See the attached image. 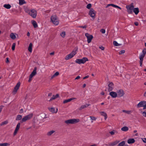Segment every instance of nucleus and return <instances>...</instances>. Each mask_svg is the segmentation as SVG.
<instances>
[{
	"label": "nucleus",
	"mask_w": 146,
	"mask_h": 146,
	"mask_svg": "<svg viewBox=\"0 0 146 146\" xmlns=\"http://www.w3.org/2000/svg\"><path fill=\"white\" fill-rule=\"evenodd\" d=\"M33 116V113H31L29 115L25 116L20 121V123H18L17 124L16 127L15 129L14 133H13V135H15L17 134L19 129L21 123H23L26 122L27 121L31 119Z\"/></svg>",
	"instance_id": "nucleus-1"
},
{
	"label": "nucleus",
	"mask_w": 146,
	"mask_h": 146,
	"mask_svg": "<svg viewBox=\"0 0 146 146\" xmlns=\"http://www.w3.org/2000/svg\"><path fill=\"white\" fill-rule=\"evenodd\" d=\"M25 12L33 18H36L37 12L34 9H26L25 10Z\"/></svg>",
	"instance_id": "nucleus-2"
},
{
	"label": "nucleus",
	"mask_w": 146,
	"mask_h": 146,
	"mask_svg": "<svg viewBox=\"0 0 146 146\" xmlns=\"http://www.w3.org/2000/svg\"><path fill=\"white\" fill-rule=\"evenodd\" d=\"M146 54V48H144L142 51V53L140 55L139 58L140 60L139 63L140 64V66H142V65L143 63V60L144 58L145 57Z\"/></svg>",
	"instance_id": "nucleus-3"
},
{
	"label": "nucleus",
	"mask_w": 146,
	"mask_h": 146,
	"mask_svg": "<svg viewBox=\"0 0 146 146\" xmlns=\"http://www.w3.org/2000/svg\"><path fill=\"white\" fill-rule=\"evenodd\" d=\"M50 20L52 24L55 25H57L59 24V20L57 16L55 15H53L51 16L50 18Z\"/></svg>",
	"instance_id": "nucleus-4"
},
{
	"label": "nucleus",
	"mask_w": 146,
	"mask_h": 146,
	"mask_svg": "<svg viewBox=\"0 0 146 146\" xmlns=\"http://www.w3.org/2000/svg\"><path fill=\"white\" fill-rule=\"evenodd\" d=\"M80 121V119H68L64 121V123L66 124H74Z\"/></svg>",
	"instance_id": "nucleus-5"
},
{
	"label": "nucleus",
	"mask_w": 146,
	"mask_h": 146,
	"mask_svg": "<svg viewBox=\"0 0 146 146\" xmlns=\"http://www.w3.org/2000/svg\"><path fill=\"white\" fill-rule=\"evenodd\" d=\"M88 60L86 57H84L82 59H77L76 60L75 62L76 63L79 64H84L86 61H88Z\"/></svg>",
	"instance_id": "nucleus-6"
},
{
	"label": "nucleus",
	"mask_w": 146,
	"mask_h": 146,
	"mask_svg": "<svg viewBox=\"0 0 146 146\" xmlns=\"http://www.w3.org/2000/svg\"><path fill=\"white\" fill-rule=\"evenodd\" d=\"M126 7L128 13L129 14L132 13L134 8L133 3H132L129 5H127Z\"/></svg>",
	"instance_id": "nucleus-7"
},
{
	"label": "nucleus",
	"mask_w": 146,
	"mask_h": 146,
	"mask_svg": "<svg viewBox=\"0 0 146 146\" xmlns=\"http://www.w3.org/2000/svg\"><path fill=\"white\" fill-rule=\"evenodd\" d=\"M76 54V50H73L70 54L66 56L65 59L66 60H68L72 58Z\"/></svg>",
	"instance_id": "nucleus-8"
},
{
	"label": "nucleus",
	"mask_w": 146,
	"mask_h": 146,
	"mask_svg": "<svg viewBox=\"0 0 146 146\" xmlns=\"http://www.w3.org/2000/svg\"><path fill=\"white\" fill-rule=\"evenodd\" d=\"M36 70H37V68L36 67H35L34 68V70L32 72L31 74L30 75L29 77V80H28V82H30L32 80V78L36 74Z\"/></svg>",
	"instance_id": "nucleus-9"
},
{
	"label": "nucleus",
	"mask_w": 146,
	"mask_h": 146,
	"mask_svg": "<svg viewBox=\"0 0 146 146\" xmlns=\"http://www.w3.org/2000/svg\"><path fill=\"white\" fill-rule=\"evenodd\" d=\"M88 14L92 19H94L96 12L93 9L91 8L90 9Z\"/></svg>",
	"instance_id": "nucleus-10"
},
{
	"label": "nucleus",
	"mask_w": 146,
	"mask_h": 146,
	"mask_svg": "<svg viewBox=\"0 0 146 146\" xmlns=\"http://www.w3.org/2000/svg\"><path fill=\"white\" fill-rule=\"evenodd\" d=\"M85 36L87 38L88 42V43H90L93 38L92 35H90L88 33H86L85 34Z\"/></svg>",
	"instance_id": "nucleus-11"
},
{
	"label": "nucleus",
	"mask_w": 146,
	"mask_h": 146,
	"mask_svg": "<svg viewBox=\"0 0 146 146\" xmlns=\"http://www.w3.org/2000/svg\"><path fill=\"white\" fill-rule=\"evenodd\" d=\"M20 84L21 83L20 82H19L17 83L13 90V93L14 94H16L20 86Z\"/></svg>",
	"instance_id": "nucleus-12"
},
{
	"label": "nucleus",
	"mask_w": 146,
	"mask_h": 146,
	"mask_svg": "<svg viewBox=\"0 0 146 146\" xmlns=\"http://www.w3.org/2000/svg\"><path fill=\"white\" fill-rule=\"evenodd\" d=\"M114 88L113 83L112 82H110L108 84V91L110 92L113 90Z\"/></svg>",
	"instance_id": "nucleus-13"
},
{
	"label": "nucleus",
	"mask_w": 146,
	"mask_h": 146,
	"mask_svg": "<svg viewBox=\"0 0 146 146\" xmlns=\"http://www.w3.org/2000/svg\"><path fill=\"white\" fill-rule=\"evenodd\" d=\"M146 103V101H143L139 102L137 105V107L139 108L141 107H144V104Z\"/></svg>",
	"instance_id": "nucleus-14"
},
{
	"label": "nucleus",
	"mask_w": 146,
	"mask_h": 146,
	"mask_svg": "<svg viewBox=\"0 0 146 146\" xmlns=\"http://www.w3.org/2000/svg\"><path fill=\"white\" fill-rule=\"evenodd\" d=\"M48 109L49 111L52 113H56L58 110V108H56V110H55V108H49Z\"/></svg>",
	"instance_id": "nucleus-15"
},
{
	"label": "nucleus",
	"mask_w": 146,
	"mask_h": 146,
	"mask_svg": "<svg viewBox=\"0 0 146 146\" xmlns=\"http://www.w3.org/2000/svg\"><path fill=\"white\" fill-rule=\"evenodd\" d=\"M117 94L119 97H122L124 95V93L123 90H120L117 91Z\"/></svg>",
	"instance_id": "nucleus-16"
},
{
	"label": "nucleus",
	"mask_w": 146,
	"mask_h": 146,
	"mask_svg": "<svg viewBox=\"0 0 146 146\" xmlns=\"http://www.w3.org/2000/svg\"><path fill=\"white\" fill-rule=\"evenodd\" d=\"M76 99V98H72L70 99L64 100L63 102V103L64 104L68 102H69L71 101H72L73 100H75Z\"/></svg>",
	"instance_id": "nucleus-17"
},
{
	"label": "nucleus",
	"mask_w": 146,
	"mask_h": 146,
	"mask_svg": "<svg viewBox=\"0 0 146 146\" xmlns=\"http://www.w3.org/2000/svg\"><path fill=\"white\" fill-rule=\"evenodd\" d=\"M110 95L113 98H115L117 96V94L115 92H111L110 93Z\"/></svg>",
	"instance_id": "nucleus-18"
},
{
	"label": "nucleus",
	"mask_w": 146,
	"mask_h": 146,
	"mask_svg": "<svg viewBox=\"0 0 146 146\" xmlns=\"http://www.w3.org/2000/svg\"><path fill=\"white\" fill-rule=\"evenodd\" d=\"M55 132L54 130H52L48 131L47 133V135L48 136H51Z\"/></svg>",
	"instance_id": "nucleus-19"
},
{
	"label": "nucleus",
	"mask_w": 146,
	"mask_h": 146,
	"mask_svg": "<svg viewBox=\"0 0 146 146\" xmlns=\"http://www.w3.org/2000/svg\"><path fill=\"white\" fill-rule=\"evenodd\" d=\"M100 114L102 115L104 117V118L105 120H106L107 118V115L106 113L104 111H102L100 112Z\"/></svg>",
	"instance_id": "nucleus-20"
},
{
	"label": "nucleus",
	"mask_w": 146,
	"mask_h": 146,
	"mask_svg": "<svg viewBox=\"0 0 146 146\" xmlns=\"http://www.w3.org/2000/svg\"><path fill=\"white\" fill-rule=\"evenodd\" d=\"M110 6H112V7H115V8H118L120 9H121V8L120 7H119L117 6V5H114L113 4H108L106 7H107Z\"/></svg>",
	"instance_id": "nucleus-21"
},
{
	"label": "nucleus",
	"mask_w": 146,
	"mask_h": 146,
	"mask_svg": "<svg viewBox=\"0 0 146 146\" xmlns=\"http://www.w3.org/2000/svg\"><path fill=\"white\" fill-rule=\"evenodd\" d=\"M127 142L129 144L133 143L135 142V140L133 138H130L127 140Z\"/></svg>",
	"instance_id": "nucleus-22"
},
{
	"label": "nucleus",
	"mask_w": 146,
	"mask_h": 146,
	"mask_svg": "<svg viewBox=\"0 0 146 146\" xmlns=\"http://www.w3.org/2000/svg\"><path fill=\"white\" fill-rule=\"evenodd\" d=\"M133 11L135 14L136 15H137L139 12V9L138 8H134Z\"/></svg>",
	"instance_id": "nucleus-23"
},
{
	"label": "nucleus",
	"mask_w": 146,
	"mask_h": 146,
	"mask_svg": "<svg viewBox=\"0 0 146 146\" xmlns=\"http://www.w3.org/2000/svg\"><path fill=\"white\" fill-rule=\"evenodd\" d=\"M89 106V104H86L85 105H82L79 108V110H81L82 109H84Z\"/></svg>",
	"instance_id": "nucleus-24"
},
{
	"label": "nucleus",
	"mask_w": 146,
	"mask_h": 146,
	"mask_svg": "<svg viewBox=\"0 0 146 146\" xmlns=\"http://www.w3.org/2000/svg\"><path fill=\"white\" fill-rule=\"evenodd\" d=\"M32 46H33V45H32V43H30L29 44V45L28 48V50L30 52H31L32 51Z\"/></svg>",
	"instance_id": "nucleus-25"
},
{
	"label": "nucleus",
	"mask_w": 146,
	"mask_h": 146,
	"mask_svg": "<svg viewBox=\"0 0 146 146\" xmlns=\"http://www.w3.org/2000/svg\"><path fill=\"white\" fill-rule=\"evenodd\" d=\"M121 130L123 131H126L128 130L129 128L127 127L124 126L121 128Z\"/></svg>",
	"instance_id": "nucleus-26"
},
{
	"label": "nucleus",
	"mask_w": 146,
	"mask_h": 146,
	"mask_svg": "<svg viewBox=\"0 0 146 146\" xmlns=\"http://www.w3.org/2000/svg\"><path fill=\"white\" fill-rule=\"evenodd\" d=\"M22 116L21 115H17L16 118V120L17 121H18L20 120H21L22 118Z\"/></svg>",
	"instance_id": "nucleus-27"
},
{
	"label": "nucleus",
	"mask_w": 146,
	"mask_h": 146,
	"mask_svg": "<svg viewBox=\"0 0 146 146\" xmlns=\"http://www.w3.org/2000/svg\"><path fill=\"white\" fill-rule=\"evenodd\" d=\"M31 23L32 24L34 28H36L38 27L37 24L36 22L35 21H31Z\"/></svg>",
	"instance_id": "nucleus-28"
},
{
	"label": "nucleus",
	"mask_w": 146,
	"mask_h": 146,
	"mask_svg": "<svg viewBox=\"0 0 146 146\" xmlns=\"http://www.w3.org/2000/svg\"><path fill=\"white\" fill-rule=\"evenodd\" d=\"M109 133L111 135H114L115 133H117L118 132L116 130H113L112 131H110Z\"/></svg>",
	"instance_id": "nucleus-29"
},
{
	"label": "nucleus",
	"mask_w": 146,
	"mask_h": 146,
	"mask_svg": "<svg viewBox=\"0 0 146 146\" xmlns=\"http://www.w3.org/2000/svg\"><path fill=\"white\" fill-rule=\"evenodd\" d=\"M119 142V141H115L110 144V145L111 146H114L115 145L117 144Z\"/></svg>",
	"instance_id": "nucleus-30"
},
{
	"label": "nucleus",
	"mask_w": 146,
	"mask_h": 146,
	"mask_svg": "<svg viewBox=\"0 0 146 146\" xmlns=\"http://www.w3.org/2000/svg\"><path fill=\"white\" fill-rule=\"evenodd\" d=\"M3 7L7 9H9L11 8V6L10 4H5L4 5Z\"/></svg>",
	"instance_id": "nucleus-31"
},
{
	"label": "nucleus",
	"mask_w": 146,
	"mask_h": 146,
	"mask_svg": "<svg viewBox=\"0 0 146 146\" xmlns=\"http://www.w3.org/2000/svg\"><path fill=\"white\" fill-rule=\"evenodd\" d=\"M59 95L58 94H56L55 96H53L52 98L50 100H49L50 101H51L53 100H54L56 98H57L58 97Z\"/></svg>",
	"instance_id": "nucleus-32"
},
{
	"label": "nucleus",
	"mask_w": 146,
	"mask_h": 146,
	"mask_svg": "<svg viewBox=\"0 0 146 146\" xmlns=\"http://www.w3.org/2000/svg\"><path fill=\"white\" fill-rule=\"evenodd\" d=\"M19 4L20 5H22L26 3V2L24 0H19Z\"/></svg>",
	"instance_id": "nucleus-33"
},
{
	"label": "nucleus",
	"mask_w": 146,
	"mask_h": 146,
	"mask_svg": "<svg viewBox=\"0 0 146 146\" xmlns=\"http://www.w3.org/2000/svg\"><path fill=\"white\" fill-rule=\"evenodd\" d=\"M66 35V32L64 31H62L60 33V36L63 38L65 37Z\"/></svg>",
	"instance_id": "nucleus-34"
},
{
	"label": "nucleus",
	"mask_w": 146,
	"mask_h": 146,
	"mask_svg": "<svg viewBox=\"0 0 146 146\" xmlns=\"http://www.w3.org/2000/svg\"><path fill=\"white\" fill-rule=\"evenodd\" d=\"M113 44L114 46H119L121 45V44H118L117 42L115 41H113Z\"/></svg>",
	"instance_id": "nucleus-35"
},
{
	"label": "nucleus",
	"mask_w": 146,
	"mask_h": 146,
	"mask_svg": "<svg viewBox=\"0 0 146 146\" xmlns=\"http://www.w3.org/2000/svg\"><path fill=\"white\" fill-rule=\"evenodd\" d=\"M10 37L13 39H14L16 38L15 35L13 33L11 34L10 35Z\"/></svg>",
	"instance_id": "nucleus-36"
},
{
	"label": "nucleus",
	"mask_w": 146,
	"mask_h": 146,
	"mask_svg": "<svg viewBox=\"0 0 146 146\" xmlns=\"http://www.w3.org/2000/svg\"><path fill=\"white\" fill-rule=\"evenodd\" d=\"M122 111L123 112L125 113L128 114H130L131 112L132 111L131 110H123Z\"/></svg>",
	"instance_id": "nucleus-37"
},
{
	"label": "nucleus",
	"mask_w": 146,
	"mask_h": 146,
	"mask_svg": "<svg viewBox=\"0 0 146 146\" xmlns=\"http://www.w3.org/2000/svg\"><path fill=\"white\" fill-rule=\"evenodd\" d=\"M59 74V73L58 72H57L51 77V79H52L54 77L58 76Z\"/></svg>",
	"instance_id": "nucleus-38"
},
{
	"label": "nucleus",
	"mask_w": 146,
	"mask_h": 146,
	"mask_svg": "<svg viewBox=\"0 0 146 146\" xmlns=\"http://www.w3.org/2000/svg\"><path fill=\"white\" fill-rule=\"evenodd\" d=\"M90 118L92 120L91 121L92 123L93 122V121H95L97 119L96 117L92 116H90Z\"/></svg>",
	"instance_id": "nucleus-39"
},
{
	"label": "nucleus",
	"mask_w": 146,
	"mask_h": 146,
	"mask_svg": "<svg viewBox=\"0 0 146 146\" xmlns=\"http://www.w3.org/2000/svg\"><path fill=\"white\" fill-rule=\"evenodd\" d=\"M125 141H123L119 143L117 146H123L125 144Z\"/></svg>",
	"instance_id": "nucleus-40"
},
{
	"label": "nucleus",
	"mask_w": 146,
	"mask_h": 146,
	"mask_svg": "<svg viewBox=\"0 0 146 146\" xmlns=\"http://www.w3.org/2000/svg\"><path fill=\"white\" fill-rule=\"evenodd\" d=\"M9 145H10V144L8 143H1V146H9Z\"/></svg>",
	"instance_id": "nucleus-41"
},
{
	"label": "nucleus",
	"mask_w": 146,
	"mask_h": 146,
	"mask_svg": "<svg viewBox=\"0 0 146 146\" xmlns=\"http://www.w3.org/2000/svg\"><path fill=\"white\" fill-rule=\"evenodd\" d=\"M15 45L16 44L15 43H13L12 47V49L13 50H15Z\"/></svg>",
	"instance_id": "nucleus-42"
},
{
	"label": "nucleus",
	"mask_w": 146,
	"mask_h": 146,
	"mask_svg": "<svg viewBox=\"0 0 146 146\" xmlns=\"http://www.w3.org/2000/svg\"><path fill=\"white\" fill-rule=\"evenodd\" d=\"M8 123V121H6L2 123L1 124V125H4L7 124Z\"/></svg>",
	"instance_id": "nucleus-43"
},
{
	"label": "nucleus",
	"mask_w": 146,
	"mask_h": 146,
	"mask_svg": "<svg viewBox=\"0 0 146 146\" xmlns=\"http://www.w3.org/2000/svg\"><path fill=\"white\" fill-rule=\"evenodd\" d=\"M92 6V5L91 4L89 3L87 5L86 7L88 9H90V8Z\"/></svg>",
	"instance_id": "nucleus-44"
},
{
	"label": "nucleus",
	"mask_w": 146,
	"mask_h": 146,
	"mask_svg": "<svg viewBox=\"0 0 146 146\" xmlns=\"http://www.w3.org/2000/svg\"><path fill=\"white\" fill-rule=\"evenodd\" d=\"M125 50H122L119 52V54H121L124 53L125 52Z\"/></svg>",
	"instance_id": "nucleus-45"
},
{
	"label": "nucleus",
	"mask_w": 146,
	"mask_h": 146,
	"mask_svg": "<svg viewBox=\"0 0 146 146\" xmlns=\"http://www.w3.org/2000/svg\"><path fill=\"white\" fill-rule=\"evenodd\" d=\"M100 32L103 34H104L105 33L106 31L104 29H102L100 30Z\"/></svg>",
	"instance_id": "nucleus-46"
},
{
	"label": "nucleus",
	"mask_w": 146,
	"mask_h": 146,
	"mask_svg": "<svg viewBox=\"0 0 146 146\" xmlns=\"http://www.w3.org/2000/svg\"><path fill=\"white\" fill-rule=\"evenodd\" d=\"M142 115L144 117H146V110L142 112Z\"/></svg>",
	"instance_id": "nucleus-47"
},
{
	"label": "nucleus",
	"mask_w": 146,
	"mask_h": 146,
	"mask_svg": "<svg viewBox=\"0 0 146 146\" xmlns=\"http://www.w3.org/2000/svg\"><path fill=\"white\" fill-rule=\"evenodd\" d=\"M141 139L144 143H146V138H142Z\"/></svg>",
	"instance_id": "nucleus-48"
},
{
	"label": "nucleus",
	"mask_w": 146,
	"mask_h": 146,
	"mask_svg": "<svg viewBox=\"0 0 146 146\" xmlns=\"http://www.w3.org/2000/svg\"><path fill=\"white\" fill-rule=\"evenodd\" d=\"M99 48L101 49L102 50H104V47L102 46H100L99 47Z\"/></svg>",
	"instance_id": "nucleus-49"
},
{
	"label": "nucleus",
	"mask_w": 146,
	"mask_h": 146,
	"mask_svg": "<svg viewBox=\"0 0 146 146\" xmlns=\"http://www.w3.org/2000/svg\"><path fill=\"white\" fill-rule=\"evenodd\" d=\"M79 27H80V28H82L83 29H85L87 27V26L86 25H84V26H79Z\"/></svg>",
	"instance_id": "nucleus-50"
},
{
	"label": "nucleus",
	"mask_w": 146,
	"mask_h": 146,
	"mask_svg": "<svg viewBox=\"0 0 146 146\" xmlns=\"http://www.w3.org/2000/svg\"><path fill=\"white\" fill-rule=\"evenodd\" d=\"M23 112V109H21L19 111V113H21Z\"/></svg>",
	"instance_id": "nucleus-51"
},
{
	"label": "nucleus",
	"mask_w": 146,
	"mask_h": 146,
	"mask_svg": "<svg viewBox=\"0 0 146 146\" xmlns=\"http://www.w3.org/2000/svg\"><path fill=\"white\" fill-rule=\"evenodd\" d=\"M6 62L7 63H9V58H6Z\"/></svg>",
	"instance_id": "nucleus-52"
},
{
	"label": "nucleus",
	"mask_w": 146,
	"mask_h": 146,
	"mask_svg": "<svg viewBox=\"0 0 146 146\" xmlns=\"http://www.w3.org/2000/svg\"><path fill=\"white\" fill-rule=\"evenodd\" d=\"M80 76H77L75 79V80H78V79H80Z\"/></svg>",
	"instance_id": "nucleus-53"
},
{
	"label": "nucleus",
	"mask_w": 146,
	"mask_h": 146,
	"mask_svg": "<svg viewBox=\"0 0 146 146\" xmlns=\"http://www.w3.org/2000/svg\"><path fill=\"white\" fill-rule=\"evenodd\" d=\"M143 109V110L146 109V103H145V104H144Z\"/></svg>",
	"instance_id": "nucleus-54"
},
{
	"label": "nucleus",
	"mask_w": 146,
	"mask_h": 146,
	"mask_svg": "<svg viewBox=\"0 0 146 146\" xmlns=\"http://www.w3.org/2000/svg\"><path fill=\"white\" fill-rule=\"evenodd\" d=\"M134 24L136 26H138L139 25L138 23L137 22H135Z\"/></svg>",
	"instance_id": "nucleus-55"
},
{
	"label": "nucleus",
	"mask_w": 146,
	"mask_h": 146,
	"mask_svg": "<svg viewBox=\"0 0 146 146\" xmlns=\"http://www.w3.org/2000/svg\"><path fill=\"white\" fill-rule=\"evenodd\" d=\"M89 76H87L84 77L83 78V79H85L89 77Z\"/></svg>",
	"instance_id": "nucleus-56"
},
{
	"label": "nucleus",
	"mask_w": 146,
	"mask_h": 146,
	"mask_svg": "<svg viewBox=\"0 0 146 146\" xmlns=\"http://www.w3.org/2000/svg\"><path fill=\"white\" fill-rule=\"evenodd\" d=\"M54 52H52L50 53V55H53L54 54Z\"/></svg>",
	"instance_id": "nucleus-57"
},
{
	"label": "nucleus",
	"mask_w": 146,
	"mask_h": 146,
	"mask_svg": "<svg viewBox=\"0 0 146 146\" xmlns=\"http://www.w3.org/2000/svg\"><path fill=\"white\" fill-rule=\"evenodd\" d=\"M143 96L145 97H146V90L144 93Z\"/></svg>",
	"instance_id": "nucleus-58"
},
{
	"label": "nucleus",
	"mask_w": 146,
	"mask_h": 146,
	"mask_svg": "<svg viewBox=\"0 0 146 146\" xmlns=\"http://www.w3.org/2000/svg\"><path fill=\"white\" fill-rule=\"evenodd\" d=\"M100 94L102 95H103L104 94V93L103 92H102Z\"/></svg>",
	"instance_id": "nucleus-59"
},
{
	"label": "nucleus",
	"mask_w": 146,
	"mask_h": 146,
	"mask_svg": "<svg viewBox=\"0 0 146 146\" xmlns=\"http://www.w3.org/2000/svg\"><path fill=\"white\" fill-rule=\"evenodd\" d=\"M30 35V34L29 32H28L27 33V36H29Z\"/></svg>",
	"instance_id": "nucleus-60"
},
{
	"label": "nucleus",
	"mask_w": 146,
	"mask_h": 146,
	"mask_svg": "<svg viewBox=\"0 0 146 146\" xmlns=\"http://www.w3.org/2000/svg\"><path fill=\"white\" fill-rule=\"evenodd\" d=\"M86 86V84H84L83 86V88H85Z\"/></svg>",
	"instance_id": "nucleus-61"
},
{
	"label": "nucleus",
	"mask_w": 146,
	"mask_h": 146,
	"mask_svg": "<svg viewBox=\"0 0 146 146\" xmlns=\"http://www.w3.org/2000/svg\"><path fill=\"white\" fill-rule=\"evenodd\" d=\"M52 95V94L51 93H49L48 94V96H51Z\"/></svg>",
	"instance_id": "nucleus-62"
},
{
	"label": "nucleus",
	"mask_w": 146,
	"mask_h": 146,
	"mask_svg": "<svg viewBox=\"0 0 146 146\" xmlns=\"http://www.w3.org/2000/svg\"><path fill=\"white\" fill-rule=\"evenodd\" d=\"M90 146H97V145L95 144H94L92 145H90Z\"/></svg>",
	"instance_id": "nucleus-63"
},
{
	"label": "nucleus",
	"mask_w": 146,
	"mask_h": 146,
	"mask_svg": "<svg viewBox=\"0 0 146 146\" xmlns=\"http://www.w3.org/2000/svg\"><path fill=\"white\" fill-rule=\"evenodd\" d=\"M137 132V131L136 130H134V131H133V132L134 133H136V132Z\"/></svg>",
	"instance_id": "nucleus-64"
}]
</instances>
